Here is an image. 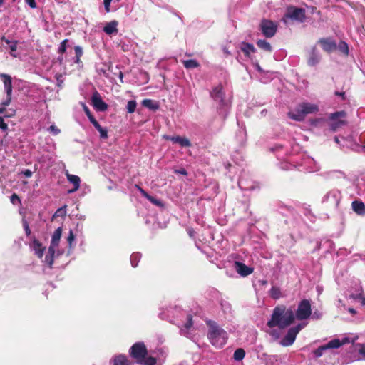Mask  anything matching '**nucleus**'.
I'll use <instances>...</instances> for the list:
<instances>
[{"mask_svg": "<svg viewBox=\"0 0 365 365\" xmlns=\"http://www.w3.org/2000/svg\"><path fill=\"white\" fill-rule=\"evenodd\" d=\"M294 319V313L292 309H286L284 307H277L274 309L271 319L268 321L269 327H278L284 329L289 326Z\"/></svg>", "mask_w": 365, "mask_h": 365, "instance_id": "f257e3e1", "label": "nucleus"}, {"mask_svg": "<svg viewBox=\"0 0 365 365\" xmlns=\"http://www.w3.org/2000/svg\"><path fill=\"white\" fill-rule=\"evenodd\" d=\"M207 336L212 345L217 348L222 347L228 338L227 333L215 322L210 324Z\"/></svg>", "mask_w": 365, "mask_h": 365, "instance_id": "f03ea898", "label": "nucleus"}, {"mask_svg": "<svg viewBox=\"0 0 365 365\" xmlns=\"http://www.w3.org/2000/svg\"><path fill=\"white\" fill-rule=\"evenodd\" d=\"M319 111V107L316 104L304 102L299 104L294 110L289 111L288 116L296 121H303L308 114L315 113Z\"/></svg>", "mask_w": 365, "mask_h": 365, "instance_id": "7ed1b4c3", "label": "nucleus"}, {"mask_svg": "<svg viewBox=\"0 0 365 365\" xmlns=\"http://www.w3.org/2000/svg\"><path fill=\"white\" fill-rule=\"evenodd\" d=\"M341 200V193L339 190L329 191L322 198V202L330 210H337Z\"/></svg>", "mask_w": 365, "mask_h": 365, "instance_id": "20e7f679", "label": "nucleus"}, {"mask_svg": "<svg viewBox=\"0 0 365 365\" xmlns=\"http://www.w3.org/2000/svg\"><path fill=\"white\" fill-rule=\"evenodd\" d=\"M130 355L138 364H143L148 355L147 348L143 342H137L130 347Z\"/></svg>", "mask_w": 365, "mask_h": 365, "instance_id": "39448f33", "label": "nucleus"}, {"mask_svg": "<svg viewBox=\"0 0 365 365\" xmlns=\"http://www.w3.org/2000/svg\"><path fill=\"white\" fill-rule=\"evenodd\" d=\"M348 342V338H344L342 340H340L339 339H332L329 341L327 344L321 346L318 349L314 350L313 352L314 356L316 358H319L322 356L324 351L329 349H337Z\"/></svg>", "mask_w": 365, "mask_h": 365, "instance_id": "423d86ee", "label": "nucleus"}, {"mask_svg": "<svg viewBox=\"0 0 365 365\" xmlns=\"http://www.w3.org/2000/svg\"><path fill=\"white\" fill-rule=\"evenodd\" d=\"M277 24L268 19H262L259 24V29L262 34L267 38L273 37L277 30Z\"/></svg>", "mask_w": 365, "mask_h": 365, "instance_id": "0eeeda50", "label": "nucleus"}, {"mask_svg": "<svg viewBox=\"0 0 365 365\" xmlns=\"http://www.w3.org/2000/svg\"><path fill=\"white\" fill-rule=\"evenodd\" d=\"M312 314L311 303L308 299H303L298 305L296 317L299 320L308 319Z\"/></svg>", "mask_w": 365, "mask_h": 365, "instance_id": "6e6552de", "label": "nucleus"}, {"mask_svg": "<svg viewBox=\"0 0 365 365\" xmlns=\"http://www.w3.org/2000/svg\"><path fill=\"white\" fill-rule=\"evenodd\" d=\"M345 117L346 113L343 110L331 113L329 115V120H331V123H330V130L335 132L339 128L346 125V121L340 119Z\"/></svg>", "mask_w": 365, "mask_h": 365, "instance_id": "1a4fd4ad", "label": "nucleus"}, {"mask_svg": "<svg viewBox=\"0 0 365 365\" xmlns=\"http://www.w3.org/2000/svg\"><path fill=\"white\" fill-rule=\"evenodd\" d=\"M286 19L302 22L305 19V11L302 8L289 7L284 15V20Z\"/></svg>", "mask_w": 365, "mask_h": 365, "instance_id": "9d476101", "label": "nucleus"}, {"mask_svg": "<svg viewBox=\"0 0 365 365\" xmlns=\"http://www.w3.org/2000/svg\"><path fill=\"white\" fill-rule=\"evenodd\" d=\"M302 327L300 324H298L297 326L289 329L287 334L282 339L280 342L281 345L283 346H289L292 345L294 342L296 336Z\"/></svg>", "mask_w": 365, "mask_h": 365, "instance_id": "9b49d317", "label": "nucleus"}, {"mask_svg": "<svg viewBox=\"0 0 365 365\" xmlns=\"http://www.w3.org/2000/svg\"><path fill=\"white\" fill-rule=\"evenodd\" d=\"M92 104L98 111H105L108 108V105L102 100L98 92H96L92 96Z\"/></svg>", "mask_w": 365, "mask_h": 365, "instance_id": "f8f14e48", "label": "nucleus"}, {"mask_svg": "<svg viewBox=\"0 0 365 365\" xmlns=\"http://www.w3.org/2000/svg\"><path fill=\"white\" fill-rule=\"evenodd\" d=\"M61 234H62V229H61V227H58L54 231V232H53V234L52 235L51 245H50V246L48 247V251L51 254L56 252V250L58 247L59 242H60Z\"/></svg>", "mask_w": 365, "mask_h": 365, "instance_id": "ddd939ff", "label": "nucleus"}, {"mask_svg": "<svg viewBox=\"0 0 365 365\" xmlns=\"http://www.w3.org/2000/svg\"><path fill=\"white\" fill-rule=\"evenodd\" d=\"M324 51L327 52H331L336 49L337 46L336 42L330 38H324L319 40Z\"/></svg>", "mask_w": 365, "mask_h": 365, "instance_id": "4468645a", "label": "nucleus"}, {"mask_svg": "<svg viewBox=\"0 0 365 365\" xmlns=\"http://www.w3.org/2000/svg\"><path fill=\"white\" fill-rule=\"evenodd\" d=\"M235 268L236 272L242 277H247L253 272L252 268L240 262H235Z\"/></svg>", "mask_w": 365, "mask_h": 365, "instance_id": "2eb2a0df", "label": "nucleus"}, {"mask_svg": "<svg viewBox=\"0 0 365 365\" xmlns=\"http://www.w3.org/2000/svg\"><path fill=\"white\" fill-rule=\"evenodd\" d=\"M67 180L73 184V188L69 190L68 193L71 194L76 191H77L80 187L81 179L78 175L70 174L68 173H66Z\"/></svg>", "mask_w": 365, "mask_h": 365, "instance_id": "dca6fc26", "label": "nucleus"}, {"mask_svg": "<svg viewBox=\"0 0 365 365\" xmlns=\"http://www.w3.org/2000/svg\"><path fill=\"white\" fill-rule=\"evenodd\" d=\"M31 247L38 258H42L46 248L43 247L41 242L36 239H34Z\"/></svg>", "mask_w": 365, "mask_h": 365, "instance_id": "f3484780", "label": "nucleus"}, {"mask_svg": "<svg viewBox=\"0 0 365 365\" xmlns=\"http://www.w3.org/2000/svg\"><path fill=\"white\" fill-rule=\"evenodd\" d=\"M167 140H170L174 143H178L181 147H190L191 145L190 141L186 138L180 136H165Z\"/></svg>", "mask_w": 365, "mask_h": 365, "instance_id": "a211bd4d", "label": "nucleus"}, {"mask_svg": "<svg viewBox=\"0 0 365 365\" xmlns=\"http://www.w3.org/2000/svg\"><path fill=\"white\" fill-rule=\"evenodd\" d=\"M0 78L3 80L4 88L6 96L11 95L12 93V82L11 78L9 75L5 73H0Z\"/></svg>", "mask_w": 365, "mask_h": 365, "instance_id": "6ab92c4d", "label": "nucleus"}, {"mask_svg": "<svg viewBox=\"0 0 365 365\" xmlns=\"http://www.w3.org/2000/svg\"><path fill=\"white\" fill-rule=\"evenodd\" d=\"M211 97L216 101L222 102L224 94L222 93V87L219 85L215 87L210 92Z\"/></svg>", "mask_w": 365, "mask_h": 365, "instance_id": "aec40b11", "label": "nucleus"}, {"mask_svg": "<svg viewBox=\"0 0 365 365\" xmlns=\"http://www.w3.org/2000/svg\"><path fill=\"white\" fill-rule=\"evenodd\" d=\"M353 210L359 215H365V205L361 201L355 200L352 202Z\"/></svg>", "mask_w": 365, "mask_h": 365, "instance_id": "412c9836", "label": "nucleus"}, {"mask_svg": "<svg viewBox=\"0 0 365 365\" xmlns=\"http://www.w3.org/2000/svg\"><path fill=\"white\" fill-rule=\"evenodd\" d=\"M118 22L116 21H112L108 23L103 28V31L108 35H111L114 33L118 32Z\"/></svg>", "mask_w": 365, "mask_h": 365, "instance_id": "4be33fe9", "label": "nucleus"}, {"mask_svg": "<svg viewBox=\"0 0 365 365\" xmlns=\"http://www.w3.org/2000/svg\"><path fill=\"white\" fill-rule=\"evenodd\" d=\"M319 55L317 53L316 48H313L310 54V57L308 59V64L311 66H314L319 63Z\"/></svg>", "mask_w": 365, "mask_h": 365, "instance_id": "5701e85b", "label": "nucleus"}, {"mask_svg": "<svg viewBox=\"0 0 365 365\" xmlns=\"http://www.w3.org/2000/svg\"><path fill=\"white\" fill-rule=\"evenodd\" d=\"M240 49L247 56H249L250 53H255L256 51L255 48L252 44L245 42L242 43L240 46Z\"/></svg>", "mask_w": 365, "mask_h": 365, "instance_id": "b1692460", "label": "nucleus"}, {"mask_svg": "<svg viewBox=\"0 0 365 365\" xmlns=\"http://www.w3.org/2000/svg\"><path fill=\"white\" fill-rule=\"evenodd\" d=\"M257 46L267 52H272V48L270 43L266 40H258L256 43Z\"/></svg>", "mask_w": 365, "mask_h": 365, "instance_id": "393cba45", "label": "nucleus"}, {"mask_svg": "<svg viewBox=\"0 0 365 365\" xmlns=\"http://www.w3.org/2000/svg\"><path fill=\"white\" fill-rule=\"evenodd\" d=\"M1 41H5L6 43H7L9 46V48L11 49V55L14 57H16V56L14 53L17 49V41H9L6 39L4 36H2Z\"/></svg>", "mask_w": 365, "mask_h": 365, "instance_id": "a878e982", "label": "nucleus"}, {"mask_svg": "<svg viewBox=\"0 0 365 365\" xmlns=\"http://www.w3.org/2000/svg\"><path fill=\"white\" fill-rule=\"evenodd\" d=\"M182 64L187 69L197 68L200 66L199 63L195 59L183 61Z\"/></svg>", "mask_w": 365, "mask_h": 365, "instance_id": "bb28decb", "label": "nucleus"}, {"mask_svg": "<svg viewBox=\"0 0 365 365\" xmlns=\"http://www.w3.org/2000/svg\"><path fill=\"white\" fill-rule=\"evenodd\" d=\"M245 356V351L243 349H237L235 351L233 358L235 361H242Z\"/></svg>", "mask_w": 365, "mask_h": 365, "instance_id": "cd10ccee", "label": "nucleus"}, {"mask_svg": "<svg viewBox=\"0 0 365 365\" xmlns=\"http://www.w3.org/2000/svg\"><path fill=\"white\" fill-rule=\"evenodd\" d=\"M141 258V254L139 252H134L130 256V263L133 267H136Z\"/></svg>", "mask_w": 365, "mask_h": 365, "instance_id": "c85d7f7f", "label": "nucleus"}, {"mask_svg": "<svg viewBox=\"0 0 365 365\" xmlns=\"http://www.w3.org/2000/svg\"><path fill=\"white\" fill-rule=\"evenodd\" d=\"M113 365H128V361L125 356L120 355L114 359Z\"/></svg>", "mask_w": 365, "mask_h": 365, "instance_id": "c756f323", "label": "nucleus"}, {"mask_svg": "<svg viewBox=\"0 0 365 365\" xmlns=\"http://www.w3.org/2000/svg\"><path fill=\"white\" fill-rule=\"evenodd\" d=\"M142 105L152 110H156L158 108V106L150 99H144L142 101Z\"/></svg>", "mask_w": 365, "mask_h": 365, "instance_id": "7c9ffc66", "label": "nucleus"}, {"mask_svg": "<svg viewBox=\"0 0 365 365\" xmlns=\"http://www.w3.org/2000/svg\"><path fill=\"white\" fill-rule=\"evenodd\" d=\"M269 294L274 299H279L282 297L280 289L277 287H272L269 291Z\"/></svg>", "mask_w": 365, "mask_h": 365, "instance_id": "2f4dec72", "label": "nucleus"}, {"mask_svg": "<svg viewBox=\"0 0 365 365\" xmlns=\"http://www.w3.org/2000/svg\"><path fill=\"white\" fill-rule=\"evenodd\" d=\"M136 106H137V103H136V101H134V100H130L128 102V104H127V111L128 113H133L135 112V108H136Z\"/></svg>", "mask_w": 365, "mask_h": 365, "instance_id": "473e14b6", "label": "nucleus"}, {"mask_svg": "<svg viewBox=\"0 0 365 365\" xmlns=\"http://www.w3.org/2000/svg\"><path fill=\"white\" fill-rule=\"evenodd\" d=\"M55 253H51L49 251L48 252V255H46L45 257V263H46L50 267L52 266L53 263V257Z\"/></svg>", "mask_w": 365, "mask_h": 365, "instance_id": "72a5a7b5", "label": "nucleus"}, {"mask_svg": "<svg viewBox=\"0 0 365 365\" xmlns=\"http://www.w3.org/2000/svg\"><path fill=\"white\" fill-rule=\"evenodd\" d=\"M339 49L344 54L348 55L349 53V47L346 42L341 41L338 46Z\"/></svg>", "mask_w": 365, "mask_h": 365, "instance_id": "f704fd0d", "label": "nucleus"}, {"mask_svg": "<svg viewBox=\"0 0 365 365\" xmlns=\"http://www.w3.org/2000/svg\"><path fill=\"white\" fill-rule=\"evenodd\" d=\"M68 42V39H64L60 44L58 48V54H63L66 51V43Z\"/></svg>", "mask_w": 365, "mask_h": 365, "instance_id": "c9c22d12", "label": "nucleus"}, {"mask_svg": "<svg viewBox=\"0 0 365 365\" xmlns=\"http://www.w3.org/2000/svg\"><path fill=\"white\" fill-rule=\"evenodd\" d=\"M143 365H155L156 364V359L154 357L149 356L145 358L143 364Z\"/></svg>", "mask_w": 365, "mask_h": 365, "instance_id": "e433bc0d", "label": "nucleus"}, {"mask_svg": "<svg viewBox=\"0 0 365 365\" xmlns=\"http://www.w3.org/2000/svg\"><path fill=\"white\" fill-rule=\"evenodd\" d=\"M97 130L100 133V137L103 139H107L108 138V130L106 128H103L102 126L99 127Z\"/></svg>", "mask_w": 365, "mask_h": 365, "instance_id": "4c0bfd02", "label": "nucleus"}, {"mask_svg": "<svg viewBox=\"0 0 365 365\" xmlns=\"http://www.w3.org/2000/svg\"><path fill=\"white\" fill-rule=\"evenodd\" d=\"M66 206L64 205L63 207L58 208L53 215V217L56 216H65L66 214Z\"/></svg>", "mask_w": 365, "mask_h": 365, "instance_id": "58836bf2", "label": "nucleus"}, {"mask_svg": "<svg viewBox=\"0 0 365 365\" xmlns=\"http://www.w3.org/2000/svg\"><path fill=\"white\" fill-rule=\"evenodd\" d=\"M150 202H152L153 204L158 206V207H163V203L158 199L153 197V196H150V199L148 200Z\"/></svg>", "mask_w": 365, "mask_h": 365, "instance_id": "ea45409f", "label": "nucleus"}, {"mask_svg": "<svg viewBox=\"0 0 365 365\" xmlns=\"http://www.w3.org/2000/svg\"><path fill=\"white\" fill-rule=\"evenodd\" d=\"M10 200H11V202L13 204V205H16V204H20L21 203V200L20 198L19 197V196L14 193L11 197H10Z\"/></svg>", "mask_w": 365, "mask_h": 365, "instance_id": "a19ab883", "label": "nucleus"}, {"mask_svg": "<svg viewBox=\"0 0 365 365\" xmlns=\"http://www.w3.org/2000/svg\"><path fill=\"white\" fill-rule=\"evenodd\" d=\"M75 51V56L81 57L83 56V48L80 46H76L74 47Z\"/></svg>", "mask_w": 365, "mask_h": 365, "instance_id": "79ce46f5", "label": "nucleus"}, {"mask_svg": "<svg viewBox=\"0 0 365 365\" xmlns=\"http://www.w3.org/2000/svg\"><path fill=\"white\" fill-rule=\"evenodd\" d=\"M50 132H51L53 135H56L60 133L61 130L56 125H51L48 129Z\"/></svg>", "mask_w": 365, "mask_h": 365, "instance_id": "37998d69", "label": "nucleus"}, {"mask_svg": "<svg viewBox=\"0 0 365 365\" xmlns=\"http://www.w3.org/2000/svg\"><path fill=\"white\" fill-rule=\"evenodd\" d=\"M23 226H24V228L26 235L27 236L30 235L31 230L29 228V223L27 222V221L26 220H23Z\"/></svg>", "mask_w": 365, "mask_h": 365, "instance_id": "c03bdc74", "label": "nucleus"}, {"mask_svg": "<svg viewBox=\"0 0 365 365\" xmlns=\"http://www.w3.org/2000/svg\"><path fill=\"white\" fill-rule=\"evenodd\" d=\"M136 187L138 188V190H139V192H140V194L145 197L146 199L149 200L150 196L148 192H146L143 189H142L141 187H140L138 185H135Z\"/></svg>", "mask_w": 365, "mask_h": 365, "instance_id": "a18cd8bd", "label": "nucleus"}, {"mask_svg": "<svg viewBox=\"0 0 365 365\" xmlns=\"http://www.w3.org/2000/svg\"><path fill=\"white\" fill-rule=\"evenodd\" d=\"M136 187L138 188V190H139V192H140V194L145 197L146 199L149 200L150 196L148 192H146L143 189H142L141 187H140L138 185H135Z\"/></svg>", "mask_w": 365, "mask_h": 365, "instance_id": "49530a36", "label": "nucleus"}, {"mask_svg": "<svg viewBox=\"0 0 365 365\" xmlns=\"http://www.w3.org/2000/svg\"><path fill=\"white\" fill-rule=\"evenodd\" d=\"M136 187L138 188V190H139V192H140V194L145 197L146 199L149 200L150 196L148 192H146L143 189H142L141 187H140L138 185H135Z\"/></svg>", "mask_w": 365, "mask_h": 365, "instance_id": "de8ad7c7", "label": "nucleus"}, {"mask_svg": "<svg viewBox=\"0 0 365 365\" xmlns=\"http://www.w3.org/2000/svg\"><path fill=\"white\" fill-rule=\"evenodd\" d=\"M192 319L191 315L187 316V322L185 324V327L186 329H189L192 326Z\"/></svg>", "mask_w": 365, "mask_h": 365, "instance_id": "09e8293b", "label": "nucleus"}, {"mask_svg": "<svg viewBox=\"0 0 365 365\" xmlns=\"http://www.w3.org/2000/svg\"><path fill=\"white\" fill-rule=\"evenodd\" d=\"M74 239H75V236L73 235V232L72 230H70L68 236L67 237V240H68L70 246H71L72 242L74 241Z\"/></svg>", "mask_w": 365, "mask_h": 365, "instance_id": "8fccbe9b", "label": "nucleus"}, {"mask_svg": "<svg viewBox=\"0 0 365 365\" xmlns=\"http://www.w3.org/2000/svg\"><path fill=\"white\" fill-rule=\"evenodd\" d=\"M83 110H84L85 113L87 115V117L88 118L90 121L91 120L92 118H94V117L93 116V115L91 114L90 110L88 109V108L87 106H83Z\"/></svg>", "mask_w": 365, "mask_h": 365, "instance_id": "3c124183", "label": "nucleus"}, {"mask_svg": "<svg viewBox=\"0 0 365 365\" xmlns=\"http://www.w3.org/2000/svg\"><path fill=\"white\" fill-rule=\"evenodd\" d=\"M111 1H112V0H103L105 10L106 12L110 11V4Z\"/></svg>", "mask_w": 365, "mask_h": 365, "instance_id": "603ef678", "label": "nucleus"}, {"mask_svg": "<svg viewBox=\"0 0 365 365\" xmlns=\"http://www.w3.org/2000/svg\"><path fill=\"white\" fill-rule=\"evenodd\" d=\"M359 349V353L365 359V344H360Z\"/></svg>", "mask_w": 365, "mask_h": 365, "instance_id": "864d4df0", "label": "nucleus"}, {"mask_svg": "<svg viewBox=\"0 0 365 365\" xmlns=\"http://www.w3.org/2000/svg\"><path fill=\"white\" fill-rule=\"evenodd\" d=\"M25 1L31 8L34 9L36 7L35 0H25Z\"/></svg>", "mask_w": 365, "mask_h": 365, "instance_id": "5fc2aeb1", "label": "nucleus"}, {"mask_svg": "<svg viewBox=\"0 0 365 365\" xmlns=\"http://www.w3.org/2000/svg\"><path fill=\"white\" fill-rule=\"evenodd\" d=\"M93 125L95 127V128L97 130L99 127H101V125L98 123V121L94 118H92L91 120L90 121Z\"/></svg>", "mask_w": 365, "mask_h": 365, "instance_id": "6e6d98bb", "label": "nucleus"}, {"mask_svg": "<svg viewBox=\"0 0 365 365\" xmlns=\"http://www.w3.org/2000/svg\"><path fill=\"white\" fill-rule=\"evenodd\" d=\"M0 128L2 130L7 129V125L4 123V119L1 117H0Z\"/></svg>", "mask_w": 365, "mask_h": 365, "instance_id": "4d7b16f0", "label": "nucleus"}, {"mask_svg": "<svg viewBox=\"0 0 365 365\" xmlns=\"http://www.w3.org/2000/svg\"><path fill=\"white\" fill-rule=\"evenodd\" d=\"M254 66L255 68V69L260 73H264V70L261 68V66H259V64L258 63H255L254 64Z\"/></svg>", "mask_w": 365, "mask_h": 365, "instance_id": "13d9d810", "label": "nucleus"}, {"mask_svg": "<svg viewBox=\"0 0 365 365\" xmlns=\"http://www.w3.org/2000/svg\"><path fill=\"white\" fill-rule=\"evenodd\" d=\"M11 100V95L7 96L6 99L2 103V105L4 106H8Z\"/></svg>", "mask_w": 365, "mask_h": 365, "instance_id": "bf43d9fd", "label": "nucleus"}, {"mask_svg": "<svg viewBox=\"0 0 365 365\" xmlns=\"http://www.w3.org/2000/svg\"><path fill=\"white\" fill-rule=\"evenodd\" d=\"M57 61L61 65H63L64 63V58L63 54H59V56L57 58Z\"/></svg>", "mask_w": 365, "mask_h": 365, "instance_id": "052dcab7", "label": "nucleus"}, {"mask_svg": "<svg viewBox=\"0 0 365 365\" xmlns=\"http://www.w3.org/2000/svg\"><path fill=\"white\" fill-rule=\"evenodd\" d=\"M321 316H322V314H321V313H320V312H314L313 313V314H312V317H313L314 319H320V318H321Z\"/></svg>", "mask_w": 365, "mask_h": 365, "instance_id": "680f3d73", "label": "nucleus"}, {"mask_svg": "<svg viewBox=\"0 0 365 365\" xmlns=\"http://www.w3.org/2000/svg\"><path fill=\"white\" fill-rule=\"evenodd\" d=\"M74 63L77 64H81V57L75 56L73 58Z\"/></svg>", "mask_w": 365, "mask_h": 365, "instance_id": "e2e57ef3", "label": "nucleus"}, {"mask_svg": "<svg viewBox=\"0 0 365 365\" xmlns=\"http://www.w3.org/2000/svg\"><path fill=\"white\" fill-rule=\"evenodd\" d=\"M335 95L336 96H344V92H339V91H336L335 92Z\"/></svg>", "mask_w": 365, "mask_h": 365, "instance_id": "0e129e2a", "label": "nucleus"}, {"mask_svg": "<svg viewBox=\"0 0 365 365\" xmlns=\"http://www.w3.org/2000/svg\"><path fill=\"white\" fill-rule=\"evenodd\" d=\"M178 172L179 173H180V174H182V175H186L187 174V172H186V170L185 169H182V170H179Z\"/></svg>", "mask_w": 365, "mask_h": 365, "instance_id": "69168bd1", "label": "nucleus"}, {"mask_svg": "<svg viewBox=\"0 0 365 365\" xmlns=\"http://www.w3.org/2000/svg\"><path fill=\"white\" fill-rule=\"evenodd\" d=\"M25 175L27 176V177H30L31 175V172L30 170H26L25 172Z\"/></svg>", "mask_w": 365, "mask_h": 365, "instance_id": "338daca9", "label": "nucleus"}, {"mask_svg": "<svg viewBox=\"0 0 365 365\" xmlns=\"http://www.w3.org/2000/svg\"><path fill=\"white\" fill-rule=\"evenodd\" d=\"M119 78H120L121 82H123V73L121 71L119 72Z\"/></svg>", "mask_w": 365, "mask_h": 365, "instance_id": "774afa93", "label": "nucleus"}]
</instances>
